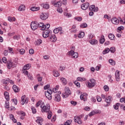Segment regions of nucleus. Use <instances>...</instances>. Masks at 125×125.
Instances as JSON below:
<instances>
[{
    "label": "nucleus",
    "mask_w": 125,
    "mask_h": 125,
    "mask_svg": "<svg viewBox=\"0 0 125 125\" xmlns=\"http://www.w3.org/2000/svg\"><path fill=\"white\" fill-rule=\"evenodd\" d=\"M52 92H53L54 93H57V92H58V89L54 88L53 91L50 89H48L47 91H45V95L48 100H51V99H52V95H51Z\"/></svg>",
    "instance_id": "1"
},
{
    "label": "nucleus",
    "mask_w": 125,
    "mask_h": 125,
    "mask_svg": "<svg viewBox=\"0 0 125 125\" xmlns=\"http://www.w3.org/2000/svg\"><path fill=\"white\" fill-rule=\"evenodd\" d=\"M41 108L42 113H47L50 111V105L48 104L44 105V103H42Z\"/></svg>",
    "instance_id": "2"
},
{
    "label": "nucleus",
    "mask_w": 125,
    "mask_h": 125,
    "mask_svg": "<svg viewBox=\"0 0 125 125\" xmlns=\"http://www.w3.org/2000/svg\"><path fill=\"white\" fill-rule=\"evenodd\" d=\"M96 84V81L93 79H91L87 82L86 85L88 88L94 87Z\"/></svg>",
    "instance_id": "3"
},
{
    "label": "nucleus",
    "mask_w": 125,
    "mask_h": 125,
    "mask_svg": "<svg viewBox=\"0 0 125 125\" xmlns=\"http://www.w3.org/2000/svg\"><path fill=\"white\" fill-rule=\"evenodd\" d=\"M89 9L91 11L89 13V16H93V15H94V12H97V11H98V7H95V5H92L90 6Z\"/></svg>",
    "instance_id": "4"
},
{
    "label": "nucleus",
    "mask_w": 125,
    "mask_h": 125,
    "mask_svg": "<svg viewBox=\"0 0 125 125\" xmlns=\"http://www.w3.org/2000/svg\"><path fill=\"white\" fill-rule=\"evenodd\" d=\"M71 94H72V92H71L69 87H65L64 92L62 94V97H63V98H67L69 95H71Z\"/></svg>",
    "instance_id": "5"
},
{
    "label": "nucleus",
    "mask_w": 125,
    "mask_h": 125,
    "mask_svg": "<svg viewBox=\"0 0 125 125\" xmlns=\"http://www.w3.org/2000/svg\"><path fill=\"white\" fill-rule=\"evenodd\" d=\"M68 55L70 56L71 58L77 59L79 57V54L78 52L74 51V50H71L67 53Z\"/></svg>",
    "instance_id": "6"
},
{
    "label": "nucleus",
    "mask_w": 125,
    "mask_h": 125,
    "mask_svg": "<svg viewBox=\"0 0 125 125\" xmlns=\"http://www.w3.org/2000/svg\"><path fill=\"white\" fill-rule=\"evenodd\" d=\"M16 67V63L12 62V61L9 60L7 62V68L9 69H11V68H15Z\"/></svg>",
    "instance_id": "7"
},
{
    "label": "nucleus",
    "mask_w": 125,
    "mask_h": 125,
    "mask_svg": "<svg viewBox=\"0 0 125 125\" xmlns=\"http://www.w3.org/2000/svg\"><path fill=\"white\" fill-rule=\"evenodd\" d=\"M39 25V22L37 21H32L31 23V28L33 31H35L38 29Z\"/></svg>",
    "instance_id": "8"
},
{
    "label": "nucleus",
    "mask_w": 125,
    "mask_h": 125,
    "mask_svg": "<svg viewBox=\"0 0 125 125\" xmlns=\"http://www.w3.org/2000/svg\"><path fill=\"white\" fill-rule=\"evenodd\" d=\"M50 34V31H49V30H44L42 33V37L43 38L46 39V38H48Z\"/></svg>",
    "instance_id": "9"
},
{
    "label": "nucleus",
    "mask_w": 125,
    "mask_h": 125,
    "mask_svg": "<svg viewBox=\"0 0 125 125\" xmlns=\"http://www.w3.org/2000/svg\"><path fill=\"white\" fill-rule=\"evenodd\" d=\"M74 122L77 123L78 125H82V124H83V121H82L81 117L78 116H76L74 117Z\"/></svg>",
    "instance_id": "10"
},
{
    "label": "nucleus",
    "mask_w": 125,
    "mask_h": 125,
    "mask_svg": "<svg viewBox=\"0 0 125 125\" xmlns=\"http://www.w3.org/2000/svg\"><path fill=\"white\" fill-rule=\"evenodd\" d=\"M87 93H83L80 96V99L81 100H83V101L85 102L87 100Z\"/></svg>",
    "instance_id": "11"
},
{
    "label": "nucleus",
    "mask_w": 125,
    "mask_h": 125,
    "mask_svg": "<svg viewBox=\"0 0 125 125\" xmlns=\"http://www.w3.org/2000/svg\"><path fill=\"white\" fill-rule=\"evenodd\" d=\"M40 18L42 20H46L48 18V15L44 12H42L41 14Z\"/></svg>",
    "instance_id": "12"
},
{
    "label": "nucleus",
    "mask_w": 125,
    "mask_h": 125,
    "mask_svg": "<svg viewBox=\"0 0 125 125\" xmlns=\"http://www.w3.org/2000/svg\"><path fill=\"white\" fill-rule=\"evenodd\" d=\"M54 100L56 102H60L61 101V96L58 94H56L54 96Z\"/></svg>",
    "instance_id": "13"
},
{
    "label": "nucleus",
    "mask_w": 125,
    "mask_h": 125,
    "mask_svg": "<svg viewBox=\"0 0 125 125\" xmlns=\"http://www.w3.org/2000/svg\"><path fill=\"white\" fill-rule=\"evenodd\" d=\"M112 100L113 98H112V96H108L105 99V102L107 103V106H109V105H110V104L111 103V102H112Z\"/></svg>",
    "instance_id": "14"
},
{
    "label": "nucleus",
    "mask_w": 125,
    "mask_h": 125,
    "mask_svg": "<svg viewBox=\"0 0 125 125\" xmlns=\"http://www.w3.org/2000/svg\"><path fill=\"white\" fill-rule=\"evenodd\" d=\"M89 6V3L86 2L85 3L81 5V8L83 10H86L88 8V7Z\"/></svg>",
    "instance_id": "15"
},
{
    "label": "nucleus",
    "mask_w": 125,
    "mask_h": 125,
    "mask_svg": "<svg viewBox=\"0 0 125 125\" xmlns=\"http://www.w3.org/2000/svg\"><path fill=\"white\" fill-rule=\"evenodd\" d=\"M49 41H50V42H55L57 41V38H56L55 35H51L50 37Z\"/></svg>",
    "instance_id": "16"
},
{
    "label": "nucleus",
    "mask_w": 125,
    "mask_h": 125,
    "mask_svg": "<svg viewBox=\"0 0 125 125\" xmlns=\"http://www.w3.org/2000/svg\"><path fill=\"white\" fill-rule=\"evenodd\" d=\"M28 102V99L26 98V96L23 95L21 97V104L22 105H24L25 103H27Z\"/></svg>",
    "instance_id": "17"
},
{
    "label": "nucleus",
    "mask_w": 125,
    "mask_h": 125,
    "mask_svg": "<svg viewBox=\"0 0 125 125\" xmlns=\"http://www.w3.org/2000/svg\"><path fill=\"white\" fill-rule=\"evenodd\" d=\"M12 88L16 93H17L18 92H19L20 91V88H19V87L17 86L16 85H13Z\"/></svg>",
    "instance_id": "18"
},
{
    "label": "nucleus",
    "mask_w": 125,
    "mask_h": 125,
    "mask_svg": "<svg viewBox=\"0 0 125 125\" xmlns=\"http://www.w3.org/2000/svg\"><path fill=\"white\" fill-rule=\"evenodd\" d=\"M52 4L56 7H59V6H61L62 2L61 1H59L58 2H53Z\"/></svg>",
    "instance_id": "19"
},
{
    "label": "nucleus",
    "mask_w": 125,
    "mask_h": 125,
    "mask_svg": "<svg viewBox=\"0 0 125 125\" xmlns=\"http://www.w3.org/2000/svg\"><path fill=\"white\" fill-rule=\"evenodd\" d=\"M120 71L116 70L115 72V79L117 82H120Z\"/></svg>",
    "instance_id": "20"
},
{
    "label": "nucleus",
    "mask_w": 125,
    "mask_h": 125,
    "mask_svg": "<svg viewBox=\"0 0 125 125\" xmlns=\"http://www.w3.org/2000/svg\"><path fill=\"white\" fill-rule=\"evenodd\" d=\"M89 42L92 45H96V44H98V41L96 40V39H92L89 41Z\"/></svg>",
    "instance_id": "21"
},
{
    "label": "nucleus",
    "mask_w": 125,
    "mask_h": 125,
    "mask_svg": "<svg viewBox=\"0 0 125 125\" xmlns=\"http://www.w3.org/2000/svg\"><path fill=\"white\" fill-rule=\"evenodd\" d=\"M112 24H114L115 25H118L119 24V20L117 19V18H113L111 20Z\"/></svg>",
    "instance_id": "22"
},
{
    "label": "nucleus",
    "mask_w": 125,
    "mask_h": 125,
    "mask_svg": "<svg viewBox=\"0 0 125 125\" xmlns=\"http://www.w3.org/2000/svg\"><path fill=\"white\" fill-rule=\"evenodd\" d=\"M25 9L26 7H25V5L23 4L20 5L18 8L19 11H25Z\"/></svg>",
    "instance_id": "23"
},
{
    "label": "nucleus",
    "mask_w": 125,
    "mask_h": 125,
    "mask_svg": "<svg viewBox=\"0 0 125 125\" xmlns=\"http://www.w3.org/2000/svg\"><path fill=\"white\" fill-rule=\"evenodd\" d=\"M99 42L101 44H103V43L105 42V37H104V35H101V38L99 40Z\"/></svg>",
    "instance_id": "24"
},
{
    "label": "nucleus",
    "mask_w": 125,
    "mask_h": 125,
    "mask_svg": "<svg viewBox=\"0 0 125 125\" xmlns=\"http://www.w3.org/2000/svg\"><path fill=\"white\" fill-rule=\"evenodd\" d=\"M61 31H62V27H58L55 28L54 30H53V32L54 33V34H58V33L59 32H61Z\"/></svg>",
    "instance_id": "25"
},
{
    "label": "nucleus",
    "mask_w": 125,
    "mask_h": 125,
    "mask_svg": "<svg viewBox=\"0 0 125 125\" xmlns=\"http://www.w3.org/2000/svg\"><path fill=\"white\" fill-rule=\"evenodd\" d=\"M43 120H42V118L41 117H37V120H36V123L38 124V125H42V121Z\"/></svg>",
    "instance_id": "26"
},
{
    "label": "nucleus",
    "mask_w": 125,
    "mask_h": 125,
    "mask_svg": "<svg viewBox=\"0 0 125 125\" xmlns=\"http://www.w3.org/2000/svg\"><path fill=\"white\" fill-rule=\"evenodd\" d=\"M41 5L43 8H45V9H48L49 8V5L48 3H46L45 4L42 3Z\"/></svg>",
    "instance_id": "27"
},
{
    "label": "nucleus",
    "mask_w": 125,
    "mask_h": 125,
    "mask_svg": "<svg viewBox=\"0 0 125 125\" xmlns=\"http://www.w3.org/2000/svg\"><path fill=\"white\" fill-rule=\"evenodd\" d=\"M76 28H77V26H76V24H73L72 27H71V33H77V31L78 30H77V29H76Z\"/></svg>",
    "instance_id": "28"
},
{
    "label": "nucleus",
    "mask_w": 125,
    "mask_h": 125,
    "mask_svg": "<svg viewBox=\"0 0 125 125\" xmlns=\"http://www.w3.org/2000/svg\"><path fill=\"white\" fill-rule=\"evenodd\" d=\"M41 9L40 7L33 6L30 8L31 11H39Z\"/></svg>",
    "instance_id": "29"
},
{
    "label": "nucleus",
    "mask_w": 125,
    "mask_h": 125,
    "mask_svg": "<svg viewBox=\"0 0 125 125\" xmlns=\"http://www.w3.org/2000/svg\"><path fill=\"white\" fill-rule=\"evenodd\" d=\"M4 96L6 100H7V101H9V93H8V92L5 91L4 93Z\"/></svg>",
    "instance_id": "30"
},
{
    "label": "nucleus",
    "mask_w": 125,
    "mask_h": 125,
    "mask_svg": "<svg viewBox=\"0 0 125 125\" xmlns=\"http://www.w3.org/2000/svg\"><path fill=\"white\" fill-rule=\"evenodd\" d=\"M53 75L54 77H59V76H60V74L56 70H53Z\"/></svg>",
    "instance_id": "31"
},
{
    "label": "nucleus",
    "mask_w": 125,
    "mask_h": 125,
    "mask_svg": "<svg viewBox=\"0 0 125 125\" xmlns=\"http://www.w3.org/2000/svg\"><path fill=\"white\" fill-rule=\"evenodd\" d=\"M10 119L11 120H12V121L13 122V123H14L15 124H16V123H17V120H16L15 118H14V116L13 115V114H10Z\"/></svg>",
    "instance_id": "32"
},
{
    "label": "nucleus",
    "mask_w": 125,
    "mask_h": 125,
    "mask_svg": "<svg viewBox=\"0 0 125 125\" xmlns=\"http://www.w3.org/2000/svg\"><path fill=\"white\" fill-rule=\"evenodd\" d=\"M43 26H44V23L42 22H38V27H39V28H41V30H42V31H44V29H43Z\"/></svg>",
    "instance_id": "33"
},
{
    "label": "nucleus",
    "mask_w": 125,
    "mask_h": 125,
    "mask_svg": "<svg viewBox=\"0 0 125 125\" xmlns=\"http://www.w3.org/2000/svg\"><path fill=\"white\" fill-rule=\"evenodd\" d=\"M30 68H31V64L28 63V64H25L23 68V70H29Z\"/></svg>",
    "instance_id": "34"
},
{
    "label": "nucleus",
    "mask_w": 125,
    "mask_h": 125,
    "mask_svg": "<svg viewBox=\"0 0 125 125\" xmlns=\"http://www.w3.org/2000/svg\"><path fill=\"white\" fill-rule=\"evenodd\" d=\"M17 51H19V52H20V54H21V55H24V54L25 53V49H17Z\"/></svg>",
    "instance_id": "35"
},
{
    "label": "nucleus",
    "mask_w": 125,
    "mask_h": 125,
    "mask_svg": "<svg viewBox=\"0 0 125 125\" xmlns=\"http://www.w3.org/2000/svg\"><path fill=\"white\" fill-rule=\"evenodd\" d=\"M60 80L62 83H63V84H64V85L65 84H66V83H67V80L65 78L62 77L61 78Z\"/></svg>",
    "instance_id": "36"
},
{
    "label": "nucleus",
    "mask_w": 125,
    "mask_h": 125,
    "mask_svg": "<svg viewBox=\"0 0 125 125\" xmlns=\"http://www.w3.org/2000/svg\"><path fill=\"white\" fill-rule=\"evenodd\" d=\"M18 115H19V116H21L22 117H24V116H26V114L24 112V111H20L17 112Z\"/></svg>",
    "instance_id": "37"
},
{
    "label": "nucleus",
    "mask_w": 125,
    "mask_h": 125,
    "mask_svg": "<svg viewBox=\"0 0 125 125\" xmlns=\"http://www.w3.org/2000/svg\"><path fill=\"white\" fill-rule=\"evenodd\" d=\"M77 80L78 81V82H85L86 79L84 78L78 77L77 78Z\"/></svg>",
    "instance_id": "38"
},
{
    "label": "nucleus",
    "mask_w": 125,
    "mask_h": 125,
    "mask_svg": "<svg viewBox=\"0 0 125 125\" xmlns=\"http://www.w3.org/2000/svg\"><path fill=\"white\" fill-rule=\"evenodd\" d=\"M108 62L111 65H112L113 66H115L116 65V62L114 61L113 59H109Z\"/></svg>",
    "instance_id": "39"
},
{
    "label": "nucleus",
    "mask_w": 125,
    "mask_h": 125,
    "mask_svg": "<svg viewBox=\"0 0 125 125\" xmlns=\"http://www.w3.org/2000/svg\"><path fill=\"white\" fill-rule=\"evenodd\" d=\"M83 37H84V32H80L78 36L79 39H83Z\"/></svg>",
    "instance_id": "40"
},
{
    "label": "nucleus",
    "mask_w": 125,
    "mask_h": 125,
    "mask_svg": "<svg viewBox=\"0 0 125 125\" xmlns=\"http://www.w3.org/2000/svg\"><path fill=\"white\" fill-rule=\"evenodd\" d=\"M108 38L110 39V40H111L112 41H113V40H115V35L113 34H109L108 35Z\"/></svg>",
    "instance_id": "41"
},
{
    "label": "nucleus",
    "mask_w": 125,
    "mask_h": 125,
    "mask_svg": "<svg viewBox=\"0 0 125 125\" xmlns=\"http://www.w3.org/2000/svg\"><path fill=\"white\" fill-rule=\"evenodd\" d=\"M42 103H44L42 102V101H38L36 104V107H39L40 105L42 106Z\"/></svg>",
    "instance_id": "42"
},
{
    "label": "nucleus",
    "mask_w": 125,
    "mask_h": 125,
    "mask_svg": "<svg viewBox=\"0 0 125 125\" xmlns=\"http://www.w3.org/2000/svg\"><path fill=\"white\" fill-rule=\"evenodd\" d=\"M110 51V49L109 48H106L103 51V54H107Z\"/></svg>",
    "instance_id": "43"
},
{
    "label": "nucleus",
    "mask_w": 125,
    "mask_h": 125,
    "mask_svg": "<svg viewBox=\"0 0 125 125\" xmlns=\"http://www.w3.org/2000/svg\"><path fill=\"white\" fill-rule=\"evenodd\" d=\"M63 14L64 16H66V17H68V18L72 17V15L71 14V13H67V12H64Z\"/></svg>",
    "instance_id": "44"
},
{
    "label": "nucleus",
    "mask_w": 125,
    "mask_h": 125,
    "mask_svg": "<svg viewBox=\"0 0 125 125\" xmlns=\"http://www.w3.org/2000/svg\"><path fill=\"white\" fill-rule=\"evenodd\" d=\"M50 27V24H49V23H47L45 24V25H44L43 26V30H45V29H49V28Z\"/></svg>",
    "instance_id": "45"
},
{
    "label": "nucleus",
    "mask_w": 125,
    "mask_h": 125,
    "mask_svg": "<svg viewBox=\"0 0 125 125\" xmlns=\"http://www.w3.org/2000/svg\"><path fill=\"white\" fill-rule=\"evenodd\" d=\"M9 79H7V80L3 79L2 80V82H3V84L7 85L9 83Z\"/></svg>",
    "instance_id": "46"
},
{
    "label": "nucleus",
    "mask_w": 125,
    "mask_h": 125,
    "mask_svg": "<svg viewBox=\"0 0 125 125\" xmlns=\"http://www.w3.org/2000/svg\"><path fill=\"white\" fill-rule=\"evenodd\" d=\"M48 113V116L47 118L48 120H50L51 117H52V112L50 111L47 112Z\"/></svg>",
    "instance_id": "47"
},
{
    "label": "nucleus",
    "mask_w": 125,
    "mask_h": 125,
    "mask_svg": "<svg viewBox=\"0 0 125 125\" xmlns=\"http://www.w3.org/2000/svg\"><path fill=\"white\" fill-rule=\"evenodd\" d=\"M74 19L76 20V21H78L79 22H81L82 20H83V18L81 17H75Z\"/></svg>",
    "instance_id": "48"
},
{
    "label": "nucleus",
    "mask_w": 125,
    "mask_h": 125,
    "mask_svg": "<svg viewBox=\"0 0 125 125\" xmlns=\"http://www.w3.org/2000/svg\"><path fill=\"white\" fill-rule=\"evenodd\" d=\"M8 49L9 50V53H10V54H14V53H13V48L8 47Z\"/></svg>",
    "instance_id": "49"
},
{
    "label": "nucleus",
    "mask_w": 125,
    "mask_h": 125,
    "mask_svg": "<svg viewBox=\"0 0 125 125\" xmlns=\"http://www.w3.org/2000/svg\"><path fill=\"white\" fill-rule=\"evenodd\" d=\"M120 106V103H116V104L113 105V107L115 110H118L119 109V106Z\"/></svg>",
    "instance_id": "50"
},
{
    "label": "nucleus",
    "mask_w": 125,
    "mask_h": 125,
    "mask_svg": "<svg viewBox=\"0 0 125 125\" xmlns=\"http://www.w3.org/2000/svg\"><path fill=\"white\" fill-rule=\"evenodd\" d=\"M93 38H94V35L93 34L91 33L88 35V39H89V40H91L92 39H93Z\"/></svg>",
    "instance_id": "51"
},
{
    "label": "nucleus",
    "mask_w": 125,
    "mask_h": 125,
    "mask_svg": "<svg viewBox=\"0 0 125 125\" xmlns=\"http://www.w3.org/2000/svg\"><path fill=\"white\" fill-rule=\"evenodd\" d=\"M109 51H110V52H111L112 53H114V52L116 51V48L114 47H111L109 49Z\"/></svg>",
    "instance_id": "52"
},
{
    "label": "nucleus",
    "mask_w": 125,
    "mask_h": 125,
    "mask_svg": "<svg viewBox=\"0 0 125 125\" xmlns=\"http://www.w3.org/2000/svg\"><path fill=\"white\" fill-rule=\"evenodd\" d=\"M31 110H32L33 114H36V113H37V109H36V108L35 107L32 106Z\"/></svg>",
    "instance_id": "53"
},
{
    "label": "nucleus",
    "mask_w": 125,
    "mask_h": 125,
    "mask_svg": "<svg viewBox=\"0 0 125 125\" xmlns=\"http://www.w3.org/2000/svg\"><path fill=\"white\" fill-rule=\"evenodd\" d=\"M2 61L3 63L6 64L8 61H7V59L5 58V57H3L2 59Z\"/></svg>",
    "instance_id": "54"
},
{
    "label": "nucleus",
    "mask_w": 125,
    "mask_h": 125,
    "mask_svg": "<svg viewBox=\"0 0 125 125\" xmlns=\"http://www.w3.org/2000/svg\"><path fill=\"white\" fill-rule=\"evenodd\" d=\"M81 28H86L87 27V24L85 23H82L80 25Z\"/></svg>",
    "instance_id": "55"
},
{
    "label": "nucleus",
    "mask_w": 125,
    "mask_h": 125,
    "mask_svg": "<svg viewBox=\"0 0 125 125\" xmlns=\"http://www.w3.org/2000/svg\"><path fill=\"white\" fill-rule=\"evenodd\" d=\"M104 89L105 91H109V86L105 85L104 86Z\"/></svg>",
    "instance_id": "56"
},
{
    "label": "nucleus",
    "mask_w": 125,
    "mask_h": 125,
    "mask_svg": "<svg viewBox=\"0 0 125 125\" xmlns=\"http://www.w3.org/2000/svg\"><path fill=\"white\" fill-rule=\"evenodd\" d=\"M5 107H6L7 109L9 108V102H8V101H6L5 102Z\"/></svg>",
    "instance_id": "57"
},
{
    "label": "nucleus",
    "mask_w": 125,
    "mask_h": 125,
    "mask_svg": "<svg viewBox=\"0 0 125 125\" xmlns=\"http://www.w3.org/2000/svg\"><path fill=\"white\" fill-rule=\"evenodd\" d=\"M74 84L76 85L77 87H80L81 84H80V83H79L78 81H75L74 83Z\"/></svg>",
    "instance_id": "58"
},
{
    "label": "nucleus",
    "mask_w": 125,
    "mask_h": 125,
    "mask_svg": "<svg viewBox=\"0 0 125 125\" xmlns=\"http://www.w3.org/2000/svg\"><path fill=\"white\" fill-rule=\"evenodd\" d=\"M96 98L98 102H101V101H102V98H101L100 96H97Z\"/></svg>",
    "instance_id": "59"
},
{
    "label": "nucleus",
    "mask_w": 125,
    "mask_h": 125,
    "mask_svg": "<svg viewBox=\"0 0 125 125\" xmlns=\"http://www.w3.org/2000/svg\"><path fill=\"white\" fill-rule=\"evenodd\" d=\"M121 22V24H125V20H122V18H119V22Z\"/></svg>",
    "instance_id": "60"
},
{
    "label": "nucleus",
    "mask_w": 125,
    "mask_h": 125,
    "mask_svg": "<svg viewBox=\"0 0 125 125\" xmlns=\"http://www.w3.org/2000/svg\"><path fill=\"white\" fill-rule=\"evenodd\" d=\"M40 74L37 75L38 81V82H42V77H40Z\"/></svg>",
    "instance_id": "61"
},
{
    "label": "nucleus",
    "mask_w": 125,
    "mask_h": 125,
    "mask_svg": "<svg viewBox=\"0 0 125 125\" xmlns=\"http://www.w3.org/2000/svg\"><path fill=\"white\" fill-rule=\"evenodd\" d=\"M108 79H109L108 81L109 82V83H113V80H112V75H108Z\"/></svg>",
    "instance_id": "62"
},
{
    "label": "nucleus",
    "mask_w": 125,
    "mask_h": 125,
    "mask_svg": "<svg viewBox=\"0 0 125 125\" xmlns=\"http://www.w3.org/2000/svg\"><path fill=\"white\" fill-rule=\"evenodd\" d=\"M95 114H101V110H99V109H96L95 110H94Z\"/></svg>",
    "instance_id": "63"
},
{
    "label": "nucleus",
    "mask_w": 125,
    "mask_h": 125,
    "mask_svg": "<svg viewBox=\"0 0 125 125\" xmlns=\"http://www.w3.org/2000/svg\"><path fill=\"white\" fill-rule=\"evenodd\" d=\"M72 123L71 121L68 120L65 123L64 125H70Z\"/></svg>",
    "instance_id": "64"
}]
</instances>
